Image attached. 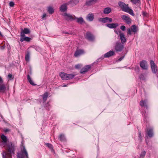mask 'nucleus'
I'll use <instances>...</instances> for the list:
<instances>
[{"instance_id": "1", "label": "nucleus", "mask_w": 158, "mask_h": 158, "mask_svg": "<svg viewBox=\"0 0 158 158\" xmlns=\"http://www.w3.org/2000/svg\"><path fill=\"white\" fill-rule=\"evenodd\" d=\"M4 147L8 152L4 151L3 152V158H11V154L14 153L15 147V145L11 142H8Z\"/></svg>"}, {"instance_id": "2", "label": "nucleus", "mask_w": 158, "mask_h": 158, "mask_svg": "<svg viewBox=\"0 0 158 158\" xmlns=\"http://www.w3.org/2000/svg\"><path fill=\"white\" fill-rule=\"evenodd\" d=\"M118 5L123 11L127 12L132 16L134 15L133 10L128 7V5L120 2L118 3Z\"/></svg>"}, {"instance_id": "3", "label": "nucleus", "mask_w": 158, "mask_h": 158, "mask_svg": "<svg viewBox=\"0 0 158 158\" xmlns=\"http://www.w3.org/2000/svg\"><path fill=\"white\" fill-rule=\"evenodd\" d=\"M17 156V158H29L28 153L24 146H22L20 153H18Z\"/></svg>"}, {"instance_id": "4", "label": "nucleus", "mask_w": 158, "mask_h": 158, "mask_svg": "<svg viewBox=\"0 0 158 158\" xmlns=\"http://www.w3.org/2000/svg\"><path fill=\"white\" fill-rule=\"evenodd\" d=\"M75 75L72 74H67L64 72H61L60 74L62 79L64 80L71 79L74 78Z\"/></svg>"}, {"instance_id": "5", "label": "nucleus", "mask_w": 158, "mask_h": 158, "mask_svg": "<svg viewBox=\"0 0 158 158\" xmlns=\"http://www.w3.org/2000/svg\"><path fill=\"white\" fill-rule=\"evenodd\" d=\"M138 27L135 25H133L131 26V28L128 29L127 33L128 34L131 35L132 32L135 34L138 31Z\"/></svg>"}, {"instance_id": "6", "label": "nucleus", "mask_w": 158, "mask_h": 158, "mask_svg": "<svg viewBox=\"0 0 158 158\" xmlns=\"http://www.w3.org/2000/svg\"><path fill=\"white\" fill-rule=\"evenodd\" d=\"M123 48V45L120 43H116L114 46V49L117 52L121 51Z\"/></svg>"}, {"instance_id": "7", "label": "nucleus", "mask_w": 158, "mask_h": 158, "mask_svg": "<svg viewBox=\"0 0 158 158\" xmlns=\"http://www.w3.org/2000/svg\"><path fill=\"white\" fill-rule=\"evenodd\" d=\"M153 128L152 127H149L147 128L146 133L148 136L150 138L153 136Z\"/></svg>"}, {"instance_id": "8", "label": "nucleus", "mask_w": 158, "mask_h": 158, "mask_svg": "<svg viewBox=\"0 0 158 158\" xmlns=\"http://www.w3.org/2000/svg\"><path fill=\"white\" fill-rule=\"evenodd\" d=\"M150 65L152 71L154 73H156L157 71V67L152 60H150Z\"/></svg>"}, {"instance_id": "9", "label": "nucleus", "mask_w": 158, "mask_h": 158, "mask_svg": "<svg viewBox=\"0 0 158 158\" xmlns=\"http://www.w3.org/2000/svg\"><path fill=\"white\" fill-rule=\"evenodd\" d=\"M1 138L2 139V141L1 143V146L2 147L5 146V145L7 143V139L6 137L4 135H1Z\"/></svg>"}, {"instance_id": "10", "label": "nucleus", "mask_w": 158, "mask_h": 158, "mask_svg": "<svg viewBox=\"0 0 158 158\" xmlns=\"http://www.w3.org/2000/svg\"><path fill=\"white\" fill-rule=\"evenodd\" d=\"M98 20L100 22H102L103 23H110L112 21V19L111 18L109 17H105L103 18H100Z\"/></svg>"}, {"instance_id": "11", "label": "nucleus", "mask_w": 158, "mask_h": 158, "mask_svg": "<svg viewBox=\"0 0 158 158\" xmlns=\"http://www.w3.org/2000/svg\"><path fill=\"white\" fill-rule=\"evenodd\" d=\"M140 65L143 69L147 70L148 69L147 62L145 60H143L140 62Z\"/></svg>"}, {"instance_id": "12", "label": "nucleus", "mask_w": 158, "mask_h": 158, "mask_svg": "<svg viewBox=\"0 0 158 158\" xmlns=\"http://www.w3.org/2000/svg\"><path fill=\"white\" fill-rule=\"evenodd\" d=\"M122 19L127 24H129L131 23V20L130 18L127 16L122 15L121 16Z\"/></svg>"}, {"instance_id": "13", "label": "nucleus", "mask_w": 158, "mask_h": 158, "mask_svg": "<svg viewBox=\"0 0 158 158\" xmlns=\"http://www.w3.org/2000/svg\"><path fill=\"white\" fill-rule=\"evenodd\" d=\"M85 38L90 41H93L94 39V36L89 32H87L85 35Z\"/></svg>"}, {"instance_id": "14", "label": "nucleus", "mask_w": 158, "mask_h": 158, "mask_svg": "<svg viewBox=\"0 0 158 158\" xmlns=\"http://www.w3.org/2000/svg\"><path fill=\"white\" fill-rule=\"evenodd\" d=\"M21 38L20 39V41L21 42H23L24 41H25L26 42H29L31 40V38L29 37H25L24 34H23V33H22L21 34Z\"/></svg>"}, {"instance_id": "15", "label": "nucleus", "mask_w": 158, "mask_h": 158, "mask_svg": "<svg viewBox=\"0 0 158 158\" xmlns=\"http://www.w3.org/2000/svg\"><path fill=\"white\" fill-rule=\"evenodd\" d=\"M73 20H74L78 23L80 24H82L85 23V21L81 17L77 18L74 17Z\"/></svg>"}, {"instance_id": "16", "label": "nucleus", "mask_w": 158, "mask_h": 158, "mask_svg": "<svg viewBox=\"0 0 158 158\" xmlns=\"http://www.w3.org/2000/svg\"><path fill=\"white\" fill-rule=\"evenodd\" d=\"M64 16L65 19L67 20H73L74 18L71 15L66 13L64 14Z\"/></svg>"}, {"instance_id": "17", "label": "nucleus", "mask_w": 158, "mask_h": 158, "mask_svg": "<svg viewBox=\"0 0 158 158\" xmlns=\"http://www.w3.org/2000/svg\"><path fill=\"white\" fill-rule=\"evenodd\" d=\"M90 68V66L89 65H86L82 68L80 71V73H85L86 72L88 71Z\"/></svg>"}, {"instance_id": "18", "label": "nucleus", "mask_w": 158, "mask_h": 158, "mask_svg": "<svg viewBox=\"0 0 158 158\" xmlns=\"http://www.w3.org/2000/svg\"><path fill=\"white\" fill-rule=\"evenodd\" d=\"M86 19L89 21H92L94 19V15L92 14H89L86 16Z\"/></svg>"}, {"instance_id": "19", "label": "nucleus", "mask_w": 158, "mask_h": 158, "mask_svg": "<svg viewBox=\"0 0 158 158\" xmlns=\"http://www.w3.org/2000/svg\"><path fill=\"white\" fill-rule=\"evenodd\" d=\"M98 0H88L86 2V4L88 6H90L95 4L97 2Z\"/></svg>"}, {"instance_id": "20", "label": "nucleus", "mask_w": 158, "mask_h": 158, "mask_svg": "<svg viewBox=\"0 0 158 158\" xmlns=\"http://www.w3.org/2000/svg\"><path fill=\"white\" fill-rule=\"evenodd\" d=\"M67 5H68L67 3L62 5L60 7V10L63 12L66 11L67 9Z\"/></svg>"}, {"instance_id": "21", "label": "nucleus", "mask_w": 158, "mask_h": 158, "mask_svg": "<svg viewBox=\"0 0 158 158\" xmlns=\"http://www.w3.org/2000/svg\"><path fill=\"white\" fill-rule=\"evenodd\" d=\"M119 36L120 37L122 43L123 44L125 43L126 42V40L125 37L124 33H122L121 34H119Z\"/></svg>"}, {"instance_id": "22", "label": "nucleus", "mask_w": 158, "mask_h": 158, "mask_svg": "<svg viewBox=\"0 0 158 158\" xmlns=\"http://www.w3.org/2000/svg\"><path fill=\"white\" fill-rule=\"evenodd\" d=\"M114 51H110L109 52L105 54L104 56L105 57H109L114 55Z\"/></svg>"}, {"instance_id": "23", "label": "nucleus", "mask_w": 158, "mask_h": 158, "mask_svg": "<svg viewBox=\"0 0 158 158\" xmlns=\"http://www.w3.org/2000/svg\"><path fill=\"white\" fill-rule=\"evenodd\" d=\"M84 52V51L82 50H77L76 51L74 55L75 57H77L83 54Z\"/></svg>"}, {"instance_id": "24", "label": "nucleus", "mask_w": 158, "mask_h": 158, "mask_svg": "<svg viewBox=\"0 0 158 158\" xmlns=\"http://www.w3.org/2000/svg\"><path fill=\"white\" fill-rule=\"evenodd\" d=\"M107 27L110 28H115L118 26V23L108 24L106 25Z\"/></svg>"}, {"instance_id": "25", "label": "nucleus", "mask_w": 158, "mask_h": 158, "mask_svg": "<svg viewBox=\"0 0 158 158\" xmlns=\"http://www.w3.org/2000/svg\"><path fill=\"white\" fill-rule=\"evenodd\" d=\"M78 2V0H72L67 3V4L68 5L71 4L72 6H74L77 4Z\"/></svg>"}, {"instance_id": "26", "label": "nucleus", "mask_w": 158, "mask_h": 158, "mask_svg": "<svg viewBox=\"0 0 158 158\" xmlns=\"http://www.w3.org/2000/svg\"><path fill=\"white\" fill-rule=\"evenodd\" d=\"M30 32V31L28 29L25 28L23 30H22L21 32V34L22 33H23V34H28Z\"/></svg>"}, {"instance_id": "27", "label": "nucleus", "mask_w": 158, "mask_h": 158, "mask_svg": "<svg viewBox=\"0 0 158 158\" xmlns=\"http://www.w3.org/2000/svg\"><path fill=\"white\" fill-rule=\"evenodd\" d=\"M111 11V10L110 8L108 7L105 8L103 11V12L105 14H108L110 13Z\"/></svg>"}, {"instance_id": "28", "label": "nucleus", "mask_w": 158, "mask_h": 158, "mask_svg": "<svg viewBox=\"0 0 158 158\" xmlns=\"http://www.w3.org/2000/svg\"><path fill=\"white\" fill-rule=\"evenodd\" d=\"M6 89L5 85L2 83L0 84V92H4Z\"/></svg>"}, {"instance_id": "29", "label": "nucleus", "mask_w": 158, "mask_h": 158, "mask_svg": "<svg viewBox=\"0 0 158 158\" xmlns=\"http://www.w3.org/2000/svg\"><path fill=\"white\" fill-rule=\"evenodd\" d=\"M48 92H46L43 95V99L44 102H45L47 99L48 96Z\"/></svg>"}, {"instance_id": "30", "label": "nucleus", "mask_w": 158, "mask_h": 158, "mask_svg": "<svg viewBox=\"0 0 158 158\" xmlns=\"http://www.w3.org/2000/svg\"><path fill=\"white\" fill-rule=\"evenodd\" d=\"M48 11L50 14H52L54 12V10L52 7L49 6L48 8Z\"/></svg>"}, {"instance_id": "31", "label": "nucleus", "mask_w": 158, "mask_h": 158, "mask_svg": "<svg viewBox=\"0 0 158 158\" xmlns=\"http://www.w3.org/2000/svg\"><path fill=\"white\" fill-rule=\"evenodd\" d=\"M27 78L29 82L31 84L33 85H35V84L34 83L33 81H32L30 76L29 75H27Z\"/></svg>"}, {"instance_id": "32", "label": "nucleus", "mask_w": 158, "mask_h": 158, "mask_svg": "<svg viewBox=\"0 0 158 158\" xmlns=\"http://www.w3.org/2000/svg\"><path fill=\"white\" fill-rule=\"evenodd\" d=\"M59 139L60 141H64L65 139L64 136L63 134L60 135L59 137Z\"/></svg>"}, {"instance_id": "33", "label": "nucleus", "mask_w": 158, "mask_h": 158, "mask_svg": "<svg viewBox=\"0 0 158 158\" xmlns=\"http://www.w3.org/2000/svg\"><path fill=\"white\" fill-rule=\"evenodd\" d=\"M30 58V54L28 53L25 56V58L26 61H29Z\"/></svg>"}, {"instance_id": "34", "label": "nucleus", "mask_w": 158, "mask_h": 158, "mask_svg": "<svg viewBox=\"0 0 158 158\" xmlns=\"http://www.w3.org/2000/svg\"><path fill=\"white\" fill-rule=\"evenodd\" d=\"M140 105L142 106H146V102L145 101H141L140 103Z\"/></svg>"}, {"instance_id": "35", "label": "nucleus", "mask_w": 158, "mask_h": 158, "mask_svg": "<svg viewBox=\"0 0 158 158\" xmlns=\"http://www.w3.org/2000/svg\"><path fill=\"white\" fill-rule=\"evenodd\" d=\"M146 154V152L145 151H143L142 152L140 155V158H143L145 156Z\"/></svg>"}, {"instance_id": "36", "label": "nucleus", "mask_w": 158, "mask_h": 158, "mask_svg": "<svg viewBox=\"0 0 158 158\" xmlns=\"http://www.w3.org/2000/svg\"><path fill=\"white\" fill-rule=\"evenodd\" d=\"M131 1L133 4H136L139 2V0H131Z\"/></svg>"}, {"instance_id": "37", "label": "nucleus", "mask_w": 158, "mask_h": 158, "mask_svg": "<svg viewBox=\"0 0 158 158\" xmlns=\"http://www.w3.org/2000/svg\"><path fill=\"white\" fill-rule=\"evenodd\" d=\"M115 32L117 34V35H118L119 36V34H121L122 33H121V31H120L119 30H118V31H116V30H115Z\"/></svg>"}, {"instance_id": "38", "label": "nucleus", "mask_w": 158, "mask_h": 158, "mask_svg": "<svg viewBox=\"0 0 158 158\" xmlns=\"http://www.w3.org/2000/svg\"><path fill=\"white\" fill-rule=\"evenodd\" d=\"M46 145L49 148H52V144H51L50 143H47Z\"/></svg>"}, {"instance_id": "39", "label": "nucleus", "mask_w": 158, "mask_h": 158, "mask_svg": "<svg viewBox=\"0 0 158 158\" xmlns=\"http://www.w3.org/2000/svg\"><path fill=\"white\" fill-rule=\"evenodd\" d=\"M120 29L123 31H124L126 29V27L124 26H122L120 27Z\"/></svg>"}, {"instance_id": "40", "label": "nucleus", "mask_w": 158, "mask_h": 158, "mask_svg": "<svg viewBox=\"0 0 158 158\" xmlns=\"http://www.w3.org/2000/svg\"><path fill=\"white\" fill-rule=\"evenodd\" d=\"M14 5V2H10L9 3V5L10 6H11V7L13 6Z\"/></svg>"}, {"instance_id": "41", "label": "nucleus", "mask_w": 158, "mask_h": 158, "mask_svg": "<svg viewBox=\"0 0 158 158\" xmlns=\"http://www.w3.org/2000/svg\"><path fill=\"white\" fill-rule=\"evenodd\" d=\"M81 66V64H78L75 66V68L76 69H79V68H80Z\"/></svg>"}, {"instance_id": "42", "label": "nucleus", "mask_w": 158, "mask_h": 158, "mask_svg": "<svg viewBox=\"0 0 158 158\" xmlns=\"http://www.w3.org/2000/svg\"><path fill=\"white\" fill-rule=\"evenodd\" d=\"M124 57V56H123L122 57H121L120 58H119L118 60H117V62H119V61H121L122 59H123Z\"/></svg>"}, {"instance_id": "43", "label": "nucleus", "mask_w": 158, "mask_h": 158, "mask_svg": "<svg viewBox=\"0 0 158 158\" xmlns=\"http://www.w3.org/2000/svg\"><path fill=\"white\" fill-rule=\"evenodd\" d=\"M143 15L144 16H145L146 17H147L148 16V13L146 12H143Z\"/></svg>"}, {"instance_id": "44", "label": "nucleus", "mask_w": 158, "mask_h": 158, "mask_svg": "<svg viewBox=\"0 0 158 158\" xmlns=\"http://www.w3.org/2000/svg\"><path fill=\"white\" fill-rule=\"evenodd\" d=\"M46 16V14H43L42 16V19H44V18H45Z\"/></svg>"}, {"instance_id": "45", "label": "nucleus", "mask_w": 158, "mask_h": 158, "mask_svg": "<svg viewBox=\"0 0 158 158\" xmlns=\"http://www.w3.org/2000/svg\"><path fill=\"white\" fill-rule=\"evenodd\" d=\"M8 77L9 78L11 79L12 77V75L11 74H9L8 75Z\"/></svg>"}, {"instance_id": "46", "label": "nucleus", "mask_w": 158, "mask_h": 158, "mask_svg": "<svg viewBox=\"0 0 158 158\" xmlns=\"http://www.w3.org/2000/svg\"><path fill=\"white\" fill-rule=\"evenodd\" d=\"M3 82V81L1 77H0V84L2 83Z\"/></svg>"}, {"instance_id": "47", "label": "nucleus", "mask_w": 158, "mask_h": 158, "mask_svg": "<svg viewBox=\"0 0 158 158\" xmlns=\"http://www.w3.org/2000/svg\"><path fill=\"white\" fill-rule=\"evenodd\" d=\"M68 84L67 85H62V87H65L68 86Z\"/></svg>"}, {"instance_id": "48", "label": "nucleus", "mask_w": 158, "mask_h": 158, "mask_svg": "<svg viewBox=\"0 0 158 158\" xmlns=\"http://www.w3.org/2000/svg\"><path fill=\"white\" fill-rule=\"evenodd\" d=\"M9 130L8 129H5L4 130V131L5 132H8L9 131Z\"/></svg>"}, {"instance_id": "49", "label": "nucleus", "mask_w": 158, "mask_h": 158, "mask_svg": "<svg viewBox=\"0 0 158 158\" xmlns=\"http://www.w3.org/2000/svg\"><path fill=\"white\" fill-rule=\"evenodd\" d=\"M139 137L140 138H141V133H139Z\"/></svg>"}, {"instance_id": "50", "label": "nucleus", "mask_w": 158, "mask_h": 158, "mask_svg": "<svg viewBox=\"0 0 158 158\" xmlns=\"http://www.w3.org/2000/svg\"><path fill=\"white\" fill-rule=\"evenodd\" d=\"M0 36H2V34H1V33L0 31Z\"/></svg>"}]
</instances>
